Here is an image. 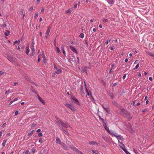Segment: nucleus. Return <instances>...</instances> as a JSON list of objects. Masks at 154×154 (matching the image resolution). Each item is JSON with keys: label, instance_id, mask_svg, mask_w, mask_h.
Listing matches in <instances>:
<instances>
[{"label": "nucleus", "instance_id": "1", "mask_svg": "<svg viewBox=\"0 0 154 154\" xmlns=\"http://www.w3.org/2000/svg\"><path fill=\"white\" fill-rule=\"evenodd\" d=\"M56 119L57 120V123L60 127H64L67 128L70 127L68 123H64L61 120H58L57 118H56Z\"/></svg>", "mask_w": 154, "mask_h": 154}, {"label": "nucleus", "instance_id": "2", "mask_svg": "<svg viewBox=\"0 0 154 154\" xmlns=\"http://www.w3.org/2000/svg\"><path fill=\"white\" fill-rule=\"evenodd\" d=\"M109 133L112 136H114L116 137L118 135V134L114 131H110Z\"/></svg>", "mask_w": 154, "mask_h": 154}, {"label": "nucleus", "instance_id": "3", "mask_svg": "<svg viewBox=\"0 0 154 154\" xmlns=\"http://www.w3.org/2000/svg\"><path fill=\"white\" fill-rule=\"evenodd\" d=\"M65 105L71 109L72 110L74 111L75 110L74 106L70 104H66Z\"/></svg>", "mask_w": 154, "mask_h": 154}, {"label": "nucleus", "instance_id": "4", "mask_svg": "<svg viewBox=\"0 0 154 154\" xmlns=\"http://www.w3.org/2000/svg\"><path fill=\"white\" fill-rule=\"evenodd\" d=\"M69 48L71 49V50L73 52H74L76 54H78V52L76 49L73 46H69Z\"/></svg>", "mask_w": 154, "mask_h": 154}, {"label": "nucleus", "instance_id": "5", "mask_svg": "<svg viewBox=\"0 0 154 154\" xmlns=\"http://www.w3.org/2000/svg\"><path fill=\"white\" fill-rule=\"evenodd\" d=\"M71 98L73 100L75 101L76 103L75 104L79 105V103L78 100L76 98L75 96H72Z\"/></svg>", "mask_w": 154, "mask_h": 154}, {"label": "nucleus", "instance_id": "6", "mask_svg": "<svg viewBox=\"0 0 154 154\" xmlns=\"http://www.w3.org/2000/svg\"><path fill=\"white\" fill-rule=\"evenodd\" d=\"M85 92H86V93H87V95H88V96L90 95V96L92 97V99H93V100H94V99L92 95H91V91H90V94L89 92H88V90L87 88H86Z\"/></svg>", "mask_w": 154, "mask_h": 154}, {"label": "nucleus", "instance_id": "7", "mask_svg": "<svg viewBox=\"0 0 154 154\" xmlns=\"http://www.w3.org/2000/svg\"><path fill=\"white\" fill-rule=\"evenodd\" d=\"M66 144L71 148H72L73 147V145L68 140H66Z\"/></svg>", "mask_w": 154, "mask_h": 154}, {"label": "nucleus", "instance_id": "8", "mask_svg": "<svg viewBox=\"0 0 154 154\" xmlns=\"http://www.w3.org/2000/svg\"><path fill=\"white\" fill-rule=\"evenodd\" d=\"M38 99L42 103L44 104L45 103V101L43 100L42 98L40 97L39 95H38Z\"/></svg>", "mask_w": 154, "mask_h": 154}, {"label": "nucleus", "instance_id": "9", "mask_svg": "<svg viewBox=\"0 0 154 154\" xmlns=\"http://www.w3.org/2000/svg\"><path fill=\"white\" fill-rule=\"evenodd\" d=\"M61 72V70L60 69H58L56 71H55L54 72L53 74H59Z\"/></svg>", "mask_w": 154, "mask_h": 154}, {"label": "nucleus", "instance_id": "10", "mask_svg": "<svg viewBox=\"0 0 154 154\" xmlns=\"http://www.w3.org/2000/svg\"><path fill=\"white\" fill-rule=\"evenodd\" d=\"M117 139H119L122 141H123L124 140V138L122 136H121L120 135H119L118 136L116 137Z\"/></svg>", "mask_w": 154, "mask_h": 154}, {"label": "nucleus", "instance_id": "11", "mask_svg": "<svg viewBox=\"0 0 154 154\" xmlns=\"http://www.w3.org/2000/svg\"><path fill=\"white\" fill-rule=\"evenodd\" d=\"M103 126L105 129L107 130V132L109 133L110 131V130L109 129V128L107 127L106 124L104 123L103 125Z\"/></svg>", "mask_w": 154, "mask_h": 154}, {"label": "nucleus", "instance_id": "12", "mask_svg": "<svg viewBox=\"0 0 154 154\" xmlns=\"http://www.w3.org/2000/svg\"><path fill=\"white\" fill-rule=\"evenodd\" d=\"M56 143H59L60 144H61L62 143V142L60 141V140L58 137L56 138Z\"/></svg>", "mask_w": 154, "mask_h": 154}, {"label": "nucleus", "instance_id": "13", "mask_svg": "<svg viewBox=\"0 0 154 154\" xmlns=\"http://www.w3.org/2000/svg\"><path fill=\"white\" fill-rule=\"evenodd\" d=\"M119 146L120 147L123 149H125V145L123 144V143L122 142L120 143V144L119 145Z\"/></svg>", "mask_w": 154, "mask_h": 154}, {"label": "nucleus", "instance_id": "14", "mask_svg": "<svg viewBox=\"0 0 154 154\" xmlns=\"http://www.w3.org/2000/svg\"><path fill=\"white\" fill-rule=\"evenodd\" d=\"M51 28V27H49L46 31V34L48 35H49V32H50Z\"/></svg>", "mask_w": 154, "mask_h": 154}, {"label": "nucleus", "instance_id": "15", "mask_svg": "<svg viewBox=\"0 0 154 154\" xmlns=\"http://www.w3.org/2000/svg\"><path fill=\"white\" fill-rule=\"evenodd\" d=\"M61 49L63 51V53L64 55H65L66 53L65 52V51L64 49V46L63 45H62L61 48Z\"/></svg>", "mask_w": 154, "mask_h": 154}, {"label": "nucleus", "instance_id": "16", "mask_svg": "<svg viewBox=\"0 0 154 154\" xmlns=\"http://www.w3.org/2000/svg\"><path fill=\"white\" fill-rule=\"evenodd\" d=\"M89 143L90 145H95L97 144V142L94 141H91L89 142Z\"/></svg>", "mask_w": 154, "mask_h": 154}, {"label": "nucleus", "instance_id": "17", "mask_svg": "<svg viewBox=\"0 0 154 154\" xmlns=\"http://www.w3.org/2000/svg\"><path fill=\"white\" fill-rule=\"evenodd\" d=\"M104 109L108 114L110 113V110L109 108L107 107L106 108H104Z\"/></svg>", "mask_w": 154, "mask_h": 154}, {"label": "nucleus", "instance_id": "18", "mask_svg": "<svg viewBox=\"0 0 154 154\" xmlns=\"http://www.w3.org/2000/svg\"><path fill=\"white\" fill-rule=\"evenodd\" d=\"M24 78H25L28 81H29V82H31V83H32V80L31 79H30L28 77H25Z\"/></svg>", "mask_w": 154, "mask_h": 154}, {"label": "nucleus", "instance_id": "19", "mask_svg": "<svg viewBox=\"0 0 154 154\" xmlns=\"http://www.w3.org/2000/svg\"><path fill=\"white\" fill-rule=\"evenodd\" d=\"M26 53L27 55L28 54V53L29 52V48L28 46L26 47Z\"/></svg>", "mask_w": 154, "mask_h": 154}, {"label": "nucleus", "instance_id": "20", "mask_svg": "<svg viewBox=\"0 0 154 154\" xmlns=\"http://www.w3.org/2000/svg\"><path fill=\"white\" fill-rule=\"evenodd\" d=\"M62 130L63 131V132H64V133H65L66 135H69V133L68 132V131L66 130H65L64 129H63V128H62Z\"/></svg>", "mask_w": 154, "mask_h": 154}, {"label": "nucleus", "instance_id": "21", "mask_svg": "<svg viewBox=\"0 0 154 154\" xmlns=\"http://www.w3.org/2000/svg\"><path fill=\"white\" fill-rule=\"evenodd\" d=\"M147 54L148 55H149L151 56H152V57H154V54H152L150 52H148L147 53Z\"/></svg>", "mask_w": 154, "mask_h": 154}, {"label": "nucleus", "instance_id": "22", "mask_svg": "<svg viewBox=\"0 0 154 154\" xmlns=\"http://www.w3.org/2000/svg\"><path fill=\"white\" fill-rule=\"evenodd\" d=\"M121 112L125 113H127V111L124 109H121Z\"/></svg>", "mask_w": 154, "mask_h": 154}, {"label": "nucleus", "instance_id": "23", "mask_svg": "<svg viewBox=\"0 0 154 154\" xmlns=\"http://www.w3.org/2000/svg\"><path fill=\"white\" fill-rule=\"evenodd\" d=\"M72 148L73 149V150L75 151L76 152L79 150L77 148H76V147L74 146H73V147H72Z\"/></svg>", "mask_w": 154, "mask_h": 154}, {"label": "nucleus", "instance_id": "24", "mask_svg": "<svg viewBox=\"0 0 154 154\" xmlns=\"http://www.w3.org/2000/svg\"><path fill=\"white\" fill-rule=\"evenodd\" d=\"M7 140H4L2 143V146H4L5 145L6 142L7 141Z\"/></svg>", "mask_w": 154, "mask_h": 154}, {"label": "nucleus", "instance_id": "25", "mask_svg": "<svg viewBox=\"0 0 154 154\" xmlns=\"http://www.w3.org/2000/svg\"><path fill=\"white\" fill-rule=\"evenodd\" d=\"M83 86L82 85L81 86L80 88V93L81 94H82V93H83Z\"/></svg>", "mask_w": 154, "mask_h": 154}, {"label": "nucleus", "instance_id": "26", "mask_svg": "<svg viewBox=\"0 0 154 154\" xmlns=\"http://www.w3.org/2000/svg\"><path fill=\"white\" fill-rule=\"evenodd\" d=\"M139 64H137L136 65V66L135 67V68L133 69L135 70V69H138V68L139 67Z\"/></svg>", "mask_w": 154, "mask_h": 154}, {"label": "nucleus", "instance_id": "27", "mask_svg": "<svg viewBox=\"0 0 154 154\" xmlns=\"http://www.w3.org/2000/svg\"><path fill=\"white\" fill-rule=\"evenodd\" d=\"M84 34L83 33H81L80 35H79V37H80V38H83L84 37Z\"/></svg>", "mask_w": 154, "mask_h": 154}, {"label": "nucleus", "instance_id": "28", "mask_svg": "<svg viewBox=\"0 0 154 154\" xmlns=\"http://www.w3.org/2000/svg\"><path fill=\"white\" fill-rule=\"evenodd\" d=\"M34 130H32L31 132L29 133L28 134L29 136H31L32 135L33 133Z\"/></svg>", "mask_w": 154, "mask_h": 154}, {"label": "nucleus", "instance_id": "29", "mask_svg": "<svg viewBox=\"0 0 154 154\" xmlns=\"http://www.w3.org/2000/svg\"><path fill=\"white\" fill-rule=\"evenodd\" d=\"M75 2H76V3L75 4V5H74V8L75 9L77 8V1H76Z\"/></svg>", "mask_w": 154, "mask_h": 154}, {"label": "nucleus", "instance_id": "30", "mask_svg": "<svg viewBox=\"0 0 154 154\" xmlns=\"http://www.w3.org/2000/svg\"><path fill=\"white\" fill-rule=\"evenodd\" d=\"M9 34H10L9 32H5V35L6 36H8L9 35Z\"/></svg>", "mask_w": 154, "mask_h": 154}, {"label": "nucleus", "instance_id": "31", "mask_svg": "<svg viewBox=\"0 0 154 154\" xmlns=\"http://www.w3.org/2000/svg\"><path fill=\"white\" fill-rule=\"evenodd\" d=\"M38 13H36L35 14V15L34 16V18L35 19L38 16Z\"/></svg>", "mask_w": 154, "mask_h": 154}, {"label": "nucleus", "instance_id": "32", "mask_svg": "<svg viewBox=\"0 0 154 154\" xmlns=\"http://www.w3.org/2000/svg\"><path fill=\"white\" fill-rule=\"evenodd\" d=\"M111 41L110 39H109L105 43V45H107L108 43L109 42Z\"/></svg>", "mask_w": 154, "mask_h": 154}, {"label": "nucleus", "instance_id": "33", "mask_svg": "<svg viewBox=\"0 0 154 154\" xmlns=\"http://www.w3.org/2000/svg\"><path fill=\"white\" fill-rule=\"evenodd\" d=\"M1 26L2 27L4 28L6 26V25L5 23H4L3 24L1 25Z\"/></svg>", "mask_w": 154, "mask_h": 154}, {"label": "nucleus", "instance_id": "34", "mask_svg": "<svg viewBox=\"0 0 154 154\" xmlns=\"http://www.w3.org/2000/svg\"><path fill=\"white\" fill-rule=\"evenodd\" d=\"M43 139L42 138H40L39 140L38 141L40 143H43Z\"/></svg>", "mask_w": 154, "mask_h": 154}, {"label": "nucleus", "instance_id": "35", "mask_svg": "<svg viewBox=\"0 0 154 154\" xmlns=\"http://www.w3.org/2000/svg\"><path fill=\"white\" fill-rule=\"evenodd\" d=\"M92 152L93 153H96V154H98V151H94V150H92Z\"/></svg>", "mask_w": 154, "mask_h": 154}, {"label": "nucleus", "instance_id": "36", "mask_svg": "<svg viewBox=\"0 0 154 154\" xmlns=\"http://www.w3.org/2000/svg\"><path fill=\"white\" fill-rule=\"evenodd\" d=\"M71 10L69 9L68 10L66 11L65 12L66 14H68V13H69L71 12Z\"/></svg>", "mask_w": 154, "mask_h": 154}, {"label": "nucleus", "instance_id": "37", "mask_svg": "<svg viewBox=\"0 0 154 154\" xmlns=\"http://www.w3.org/2000/svg\"><path fill=\"white\" fill-rule=\"evenodd\" d=\"M79 154H84L83 153H82L81 151L78 150V151L77 152Z\"/></svg>", "mask_w": 154, "mask_h": 154}, {"label": "nucleus", "instance_id": "38", "mask_svg": "<svg viewBox=\"0 0 154 154\" xmlns=\"http://www.w3.org/2000/svg\"><path fill=\"white\" fill-rule=\"evenodd\" d=\"M24 10L23 9H21L20 10V14H23Z\"/></svg>", "mask_w": 154, "mask_h": 154}, {"label": "nucleus", "instance_id": "39", "mask_svg": "<svg viewBox=\"0 0 154 154\" xmlns=\"http://www.w3.org/2000/svg\"><path fill=\"white\" fill-rule=\"evenodd\" d=\"M38 137H40L42 136L43 134L42 133H40L38 134Z\"/></svg>", "mask_w": 154, "mask_h": 154}, {"label": "nucleus", "instance_id": "40", "mask_svg": "<svg viewBox=\"0 0 154 154\" xmlns=\"http://www.w3.org/2000/svg\"><path fill=\"white\" fill-rule=\"evenodd\" d=\"M56 49H57V50L58 52V53L60 52V51L59 48L58 47H56Z\"/></svg>", "mask_w": 154, "mask_h": 154}, {"label": "nucleus", "instance_id": "41", "mask_svg": "<svg viewBox=\"0 0 154 154\" xmlns=\"http://www.w3.org/2000/svg\"><path fill=\"white\" fill-rule=\"evenodd\" d=\"M26 154H30L29 151V150H27L25 152Z\"/></svg>", "mask_w": 154, "mask_h": 154}, {"label": "nucleus", "instance_id": "42", "mask_svg": "<svg viewBox=\"0 0 154 154\" xmlns=\"http://www.w3.org/2000/svg\"><path fill=\"white\" fill-rule=\"evenodd\" d=\"M34 44V41L33 40L32 41V42L31 44V46L32 47H33Z\"/></svg>", "mask_w": 154, "mask_h": 154}, {"label": "nucleus", "instance_id": "43", "mask_svg": "<svg viewBox=\"0 0 154 154\" xmlns=\"http://www.w3.org/2000/svg\"><path fill=\"white\" fill-rule=\"evenodd\" d=\"M103 22H108V20L106 19H105L103 20Z\"/></svg>", "mask_w": 154, "mask_h": 154}, {"label": "nucleus", "instance_id": "44", "mask_svg": "<svg viewBox=\"0 0 154 154\" xmlns=\"http://www.w3.org/2000/svg\"><path fill=\"white\" fill-rule=\"evenodd\" d=\"M45 10V8H42V9L41 11V12L42 13H43Z\"/></svg>", "mask_w": 154, "mask_h": 154}, {"label": "nucleus", "instance_id": "45", "mask_svg": "<svg viewBox=\"0 0 154 154\" xmlns=\"http://www.w3.org/2000/svg\"><path fill=\"white\" fill-rule=\"evenodd\" d=\"M10 89H8V90H6V91L5 92V94H7L9 92H10Z\"/></svg>", "mask_w": 154, "mask_h": 154}, {"label": "nucleus", "instance_id": "46", "mask_svg": "<svg viewBox=\"0 0 154 154\" xmlns=\"http://www.w3.org/2000/svg\"><path fill=\"white\" fill-rule=\"evenodd\" d=\"M113 72V70L112 68H111L109 70V73H111Z\"/></svg>", "mask_w": 154, "mask_h": 154}, {"label": "nucleus", "instance_id": "47", "mask_svg": "<svg viewBox=\"0 0 154 154\" xmlns=\"http://www.w3.org/2000/svg\"><path fill=\"white\" fill-rule=\"evenodd\" d=\"M35 149H32V152L33 154L35 152Z\"/></svg>", "mask_w": 154, "mask_h": 154}, {"label": "nucleus", "instance_id": "48", "mask_svg": "<svg viewBox=\"0 0 154 154\" xmlns=\"http://www.w3.org/2000/svg\"><path fill=\"white\" fill-rule=\"evenodd\" d=\"M126 74H125L123 76L122 78L123 79H125L126 76Z\"/></svg>", "mask_w": 154, "mask_h": 154}, {"label": "nucleus", "instance_id": "49", "mask_svg": "<svg viewBox=\"0 0 154 154\" xmlns=\"http://www.w3.org/2000/svg\"><path fill=\"white\" fill-rule=\"evenodd\" d=\"M87 68V67H85V72H86V73L87 75L88 74V73L87 72H86V68Z\"/></svg>", "mask_w": 154, "mask_h": 154}, {"label": "nucleus", "instance_id": "50", "mask_svg": "<svg viewBox=\"0 0 154 154\" xmlns=\"http://www.w3.org/2000/svg\"><path fill=\"white\" fill-rule=\"evenodd\" d=\"M31 49L32 50V52L33 53L35 51V50L34 49V47H32L31 48Z\"/></svg>", "mask_w": 154, "mask_h": 154}, {"label": "nucleus", "instance_id": "51", "mask_svg": "<svg viewBox=\"0 0 154 154\" xmlns=\"http://www.w3.org/2000/svg\"><path fill=\"white\" fill-rule=\"evenodd\" d=\"M123 150L126 152V153L127 154V152H128L127 150L126 149H125V148L123 149Z\"/></svg>", "mask_w": 154, "mask_h": 154}, {"label": "nucleus", "instance_id": "52", "mask_svg": "<svg viewBox=\"0 0 154 154\" xmlns=\"http://www.w3.org/2000/svg\"><path fill=\"white\" fill-rule=\"evenodd\" d=\"M54 45L55 46H56V38L54 39Z\"/></svg>", "mask_w": 154, "mask_h": 154}, {"label": "nucleus", "instance_id": "53", "mask_svg": "<svg viewBox=\"0 0 154 154\" xmlns=\"http://www.w3.org/2000/svg\"><path fill=\"white\" fill-rule=\"evenodd\" d=\"M134 151L136 154H137L138 153V152H137V150H136L134 149Z\"/></svg>", "mask_w": 154, "mask_h": 154}, {"label": "nucleus", "instance_id": "54", "mask_svg": "<svg viewBox=\"0 0 154 154\" xmlns=\"http://www.w3.org/2000/svg\"><path fill=\"white\" fill-rule=\"evenodd\" d=\"M136 100H134L133 102V105H135V104L136 103Z\"/></svg>", "mask_w": 154, "mask_h": 154}, {"label": "nucleus", "instance_id": "55", "mask_svg": "<svg viewBox=\"0 0 154 154\" xmlns=\"http://www.w3.org/2000/svg\"><path fill=\"white\" fill-rule=\"evenodd\" d=\"M77 62H78V63H79V57H77Z\"/></svg>", "mask_w": 154, "mask_h": 154}, {"label": "nucleus", "instance_id": "56", "mask_svg": "<svg viewBox=\"0 0 154 154\" xmlns=\"http://www.w3.org/2000/svg\"><path fill=\"white\" fill-rule=\"evenodd\" d=\"M14 101H13V100H11V101L9 103V105H10L13 102H14Z\"/></svg>", "mask_w": 154, "mask_h": 154}, {"label": "nucleus", "instance_id": "57", "mask_svg": "<svg viewBox=\"0 0 154 154\" xmlns=\"http://www.w3.org/2000/svg\"><path fill=\"white\" fill-rule=\"evenodd\" d=\"M100 119L101 120V121H102V122H103L104 123V124L105 123L104 120L103 119L101 118H100Z\"/></svg>", "mask_w": 154, "mask_h": 154}, {"label": "nucleus", "instance_id": "58", "mask_svg": "<svg viewBox=\"0 0 154 154\" xmlns=\"http://www.w3.org/2000/svg\"><path fill=\"white\" fill-rule=\"evenodd\" d=\"M40 131H41V129H38L37 130V131H36V132H40Z\"/></svg>", "mask_w": 154, "mask_h": 154}, {"label": "nucleus", "instance_id": "59", "mask_svg": "<svg viewBox=\"0 0 154 154\" xmlns=\"http://www.w3.org/2000/svg\"><path fill=\"white\" fill-rule=\"evenodd\" d=\"M32 10H33V7H31L29 9V11H32Z\"/></svg>", "mask_w": 154, "mask_h": 154}, {"label": "nucleus", "instance_id": "60", "mask_svg": "<svg viewBox=\"0 0 154 154\" xmlns=\"http://www.w3.org/2000/svg\"><path fill=\"white\" fill-rule=\"evenodd\" d=\"M6 124V123H5L2 124V125H1L2 127H4L5 126V125Z\"/></svg>", "mask_w": 154, "mask_h": 154}, {"label": "nucleus", "instance_id": "61", "mask_svg": "<svg viewBox=\"0 0 154 154\" xmlns=\"http://www.w3.org/2000/svg\"><path fill=\"white\" fill-rule=\"evenodd\" d=\"M83 69L81 71L82 72H85V67L83 68V69Z\"/></svg>", "mask_w": 154, "mask_h": 154}, {"label": "nucleus", "instance_id": "62", "mask_svg": "<svg viewBox=\"0 0 154 154\" xmlns=\"http://www.w3.org/2000/svg\"><path fill=\"white\" fill-rule=\"evenodd\" d=\"M32 84H33L34 85H35L36 86H38L37 84L36 83H34V82H32Z\"/></svg>", "mask_w": 154, "mask_h": 154}, {"label": "nucleus", "instance_id": "63", "mask_svg": "<svg viewBox=\"0 0 154 154\" xmlns=\"http://www.w3.org/2000/svg\"><path fill=\"white\" fill-rule=\"evenodd\" d=\"M138 60H136L134 63V64H136L137 63H138Z\"/></svg>", "mask_w": 154, "mask_h": 154}, {"label": "nucleus", "instance_id": "64", "mask_svg": "<svg viewBox=\"0 0 154 154\" xmlns=\"http://www.w3.org/2000/svg\"><path fill=\"white\" fill-rule=\"evenodd\" d=\"M18 113V111H16L15 112V115H17Z\"/></svg>", "mask_w": 154, "mask_h": 154}]
</instances>
